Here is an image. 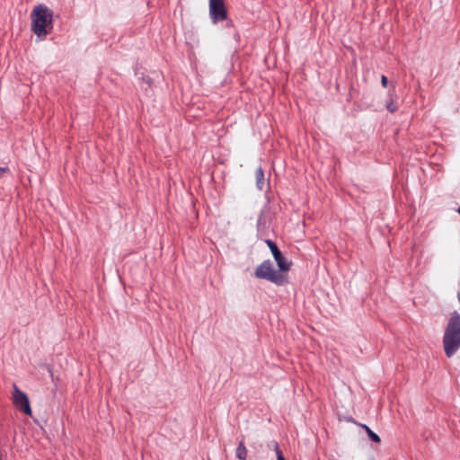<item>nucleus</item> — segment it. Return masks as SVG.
Returning <instances> with one entry per match:
<instances>
[{"label": "nucleus", "instance_id": "obj_1", "mask_svg": "<svg viewBox=\"0 0 460 460\" xmlns=\"http://www.w3.org/2000/svg\"><path fill=\"white\" fill-rule=\"evenodd\" d=\"M442 341L448 358L460 349V314L456 311L453 312L448 319Z\"/></svg>", "mask_w": 460, "mask_h": 460}, {"label": "nucleus", "instance_id": "obj_2", "mask_svg": "<svg viewBox=\"0 0 460 460\" xmlns=\"http://www.w3.org/2000/svg\"><path fill=\"white\" fill-rule=\"evenodd\" d=\"M31 30L38 37L47 36L52 28L53 13L48 6H35L31 13Z\"/></svg>", "mask_w": 460, "mask_h": 460}, {"label": "nucleus", "instance_id": "obj_3", "mask_svg": "<svg viewBox=\"0 0 460 460\" xmlns=\"http://www.w3.org/2000/svg\"><path fill=\"white\" fill-rule=\"evenodd\" d=\"M254 276L260 279L269 280L275 285L281 286L285 282V277L274 269L270 261H264L254 271Z\"/></svg>", "mask_w": 460, "mask_h": 460}, {"label": "nucleus", "instance_id": "obj_4", "mask_svg": "<svg viewBox=\"0 0 460 460\" xmlns=\"http://www.w3.org/2000/svg\"><path fill=\"white\" fill-rule=\"evenodd\" d=\"M13 402L15 407L21 410L26 415H31V407L29 398L24 392L20 390L17 385H13Z\"/></svg>", "mask_w": 460, "mask_h": 460}, {"label": "nucleus", "instance_id": "obj_5", "mask_svg": "<svg viewBox=\"0 0 460 460\" xmlns=\"http://www.w3.org/2000/svg\"><path fill=\"white\" fill-rule=\"evenodd\" d=\"M209 14L213 23L227 18V11L224 0H209Z\"/></svg>", "mask_w": 460, "mask_h": 460}, {"label": "nucleus", "instance_id": "obj_6", "mask_svg": "<svg viewBox=\"0 0 460 460\" xmlns=\"http://www.w3.org/2000/svg\"><path fill=\"white\" fill-rule=\"evenodd\" d=\"M266 244L269 247L270 251L272 252V255L275 258V261L279 270L282 271L289 270L291 267V262H288L287 261V258L282 255L281 251L279 249L276 243H273L272 240L268 239L266 240Z\"/></svg>", "mask_w": 460, "mask_h": 460}, {"label": "nucleus", "instance_id": "obj_7", "mask_svg": "<svg viewBox=\"0 0 460 460\" xmlns=\"http://www.w3.org/2000/svg\"><path fill=\"white\" fill-rule=\"evenodd\" d=\"M255 178H256V184H257V187L258 189L260 190H262L263 189V186H264V183H265V175H264V171L262 170V168L260 166L258 167L256 170H255Z\"/></svg>", "mask_w": 460, "mask_h": 460}, {"label": "nucleus", "instance_id": "obj_8", "mask_svg": "<svg viewBox=\"0 0 460 460\" xmlns=\"http://www.w3.org/2000/svg\"><path fill=\"white\" fill-rule=\"evenodd\" d=\"M236 456L239 459L244 460L247 456V450L243 441H240L236 448Z\"/></svg>", "mask_w": 460, "mask_h": 460}, {"label": "nucleus", "instance_id": "obj_9", "mask_svg": "<svg viewBox=\"0 0 460 460\" xmlns=\"http://www.w3.org/2000/svg\"><path fill=\"white\" fill-rule=\"evenodd\" d=\"M270 446L276 452L277 460H286L282 455L279 446L278 445V443H276V441H273Z\"/></svg>", "mask_w": 460, "mask_h": 460}, {"label": "nucleus", "instance_id": "obj_10", "mask_svg": "<svg viewBox=\"0 0 460 460\" xmlns=\"http://www.w3.org/2000/svg\"><path fill=\"white\" fill-rule=\"evenodd\" d=\"M364 429H366V432L368 434L371 440L375 442H380V437H378L377 434H376L374 431H372L369 427L363 425Z\"/></svg>", "mask_w": 460, "mask_h": 460}, {"label": "nucleus", "instance_id": "obj_11", "mask_svg": "<svg viewBox=\"0 0 460 460\" xmlns=\"http://www.w3.org/2000/svg\"><path fill=\"white\" fill-rule=\"evenodd\" d=\"M386 109L389 110L391 112H394L398 110V105L396 102H394V100H391L387 104H386Z\"/></svg>", "mask_w": 460, "mask_h": 460}, {"label": "nucleus", "instance_id": "obj_12", "mask_svg": "<svg viewBox=\"0 0 460 460\" xmlns=\"http://www.w3.org/2000/svg\"><path fill=\"white\" fill-rule=\"evenodd\" d=\"M381 84L384 87H386L388 85V79L386 75H383L381 77Z\"/></svg>", "mask_w": 460, "mask_h": 460}, {"label": "nucleus", "instance_id": "obj_13", "mask_svg": "<svg viewBox=\"0 0 460 460\" xmlns=\"http://www.w3.org/2000/svg\"><path fill=\"white\" fill-rule=\"evenodd\" d=\"M9 172V167L7 166H0V177L3 176L4 173Z\"/></svg>", "mask_w": 460, "mask_h": 460}, {"label": "nucleus", "instance_id": "obj_14", "mask_svg": "<svg viewBox=\"0 0 460 460\" xmlns=\"http://www.w3.org/2000/svg\"><path fill=\"white\" fill-rule=\"evenodd\" d=\"M458 213L460 214V208H458Z\"/></svg>", "mask_w": 460, "mask_h": 460}, {"label": "nucleus", "instance_id": "obj_15", "mask_svg": "<svg viewBox=\"0 0 460 460\" xmlns=\"http://www.w3.org/2000/svg\"><path fill=\"white\" fill-rule=\"evenodd\" d=\"M0 460H2V459H1V456H0Z\"/></svg>", "mask_w": 460, "mask_h": 460}]
</instances>
